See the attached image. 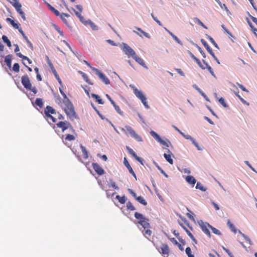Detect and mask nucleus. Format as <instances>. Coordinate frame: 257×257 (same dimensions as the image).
Masks as SVG:
<instances>
[{
  "label": "nucleus",
  "instance_id": "obj_26",
  "mask_svg": "<svg viewBox=\"0 0 257 257\" xmlns=\"http://www.w3.org/2000/svg\"><path fill=\"white\" fill-rule=\"evenodd\" d=\"M116 198L118 200L119 202L121 204H124L126 201V198L124 196H120L119 195H117L116 196Z\"/></svg>",
  "mask_w": 257,
  "mask_h": 257
},
{
  "label": "nucleus",
  "instance_id": "obj_23",
  "mask_svg": "<svg viewBox=\"0 0 257 257\" xmlns=\"http://www.w3.org/2000/svg\"><path fill=\"white\" fill-rule=\"evenodd\" d=\"M91 96L93 98L95 99L96 101L99 104H103L104 102L102 101V100L101 99L99 95L92 93L91 94Z\"/></svg>",
  "mask_w": 257,
  "mask_h": 257
},
{
  "label": "nucleus",
  "instance_id": "obj_56",
  "mask_svg": "<svg viewBox=\"0 0 257 257\" xmlns=\"http://www.w3.org/2000/svg\"><path fill=\"white\" fill-rule=\"evenodd\" d=\"M128 192L130 193V194L134 197L135 199L137 198L136 193L131 189H128Z\"/></svg>",
  "mask_w": 257,
  "mask_h": 257
},
{
  "label": "nucleus",
  "instance_id": "obj_33",
  "mask_svg": "<svg viewBox=\"0 0 257 257\" xmlns=\"http://www.w3.org/2000/svg\"><path fill=\"white\" fill-rule=\"evenodd\" d=\"M194 21L197 23L199 25L201 26L204 29H207V27L197 18H195L194 19Z\"/></svg>",
  "mask_w": 257,
  "mask_h": 257
},
{
  "label": "nucleus",
  "instance_id": "obj_61",
  "mask_svg": "<svg viewBox=\"0 0 257 257\" xmlns=\"http://www.w3.org/2000/svg\"><path fill=\"white\" fill-rule=\"evenodd\" d=\"M159 142H160L163 145H164L168 147H169L168 143L167 142H165V141L163 140L162 139H161V140L159 141Z\"/></svg>",
  "mask_w": 257,
  "mask_h": 257
},
{
  "label": "nucleus",
  "instance_id": "obj_18",
  "mask_svg": "<svg viewBox=\"0 0 257 257\" xmlns=\"http://www.w3.org/2000/svg\"><path fill=\"white\" fill-rule=\"evenodd\" d=\"M168 152L169 153L168 154H164V156L166 160L171 165L173 164V160L171 158V156L172 155V153L170 152L169 150H168Z\"/></svg>",
  "mask_w": 257,
  "mask_h": 257
},
{
  "label": "nucleus",
  "instance_id": "obj_35",
  "mask_svg": "<svg viewBox=\"0 0 257 257\" xmlns=\"http://www.w3.org/2000/svg\"><path fill=\"white\" fill-rule=\"evenodd\" d=\"M216 1L222 9H224L227 12H229L227 7L225 4H222L219 0H216Z\"/></svg>",
  "mask_w": 257,
  "mask_h": 257
},
{
  "label": "nucleus",
  "instance_id": "obj_51",
  "mask_svg": "<svg viewBox=\"0 0 257 257\" xmlns=\"http://www.w3.org/2000/svg\"><path fill=\"white\" fill-rule=\"evenodd\" d=\"M151 16L153 18V19H154V20L157 22V23L160 26H162V23H161V22L158 20V19L154 16V14L153 13L151 14Z\"/></svg>",
  "mask_w": 257,
  "mask_h": 257
},
{
  "label": "nucleus",
  "instance_id": "obj_22",
  "mask_svg": "<svg viewBox=\"0 0 257 257\" xmlns=\"http://www.w3.org/2000/svg\"><path fill=\"white\" fill-rule=\"evenodd\" d=\"M12 58V56L11 55H8L5 57V62L10 68L11 67Z\"/></svg>",
  "mask_w": 257,
  "mask_h": 257
},
{
  "label": "nucleus",
  "instance_id": "obj_31",
  "mask_svg": "<svg viewBox=\"0 0 257 257\" xmlns=\"http://www.w3.org/2000/svg\"><path fill=\"white\" fill-rule=\"evenodd\" d=\"M81 149L82 150V152L83 153L84 158H85V159L88 158V153L86 150V148L82 145H81Z\"/></svg>",
  "mask_w": 257,
  "mask_h": 257
},
{
  "label": "nucleus",
  "instance_id": "obj_45",
  "mask_svg": "<svg viewBox=\"0 0 257 257\" xmlns=\"http://www.w3.org/2000/svg\"><path fill=\"white\" fill-rule=\"evenodd\" d=\"M210 229L212 230V232L214 233V234H217V235H221V232L218 229H217V228H215V227H214L211 226Z\"/></svg>",
  "mask_w": 257,
  "mask_h": 257
},
{
  "label": "nucleus",
  "instance_id": "obj_42",
  "mask_svg": "<svg viewBox=\"0 0 257 257\" xmlns=\"http://www.w3.org/2000/svg\"><path fill=\"white\" fill-rule=\"evenodd\" d=\"M189 212L187 213L186 214L187 217L190 219L192 221L195 222V218H194V214L192 213V212H191L190 211H189Z\"/></svg>",
  "mask_w": 257,
  "mask_h": 257
},
{
  "label": "nucleus",
  "instance_id": "obj_15",
  "mask_svg": "<svg viewBox=\"0 0 257 257\" xmlns=\"http://www.w3.org/2000/svg\"><path fill=\"white\" fill-rule=\"evenodd\" d=\"M123 164H124V166L128 170L129 172L135 177L136 180H137V177H136V174H135V172L134 171L133 168L130 165V164H129L128 162L127 161L126 158H124V159Z\"/></svg>",
  "mask_w": 257,
  "mask_h": 257
},
{
  "label": "nucleus",
  "instance_id": "obj_62",
  "mask_svg": "<svg viewBox=\"0 0 257 257\" xmlns=\"http://www.w3.org/2000/svg\"><path fill=\"white\" fill-rule=\"evenodd\" d=\"M198 50L204 58H206V54L200 47H198Z\"/></svg>",
  "mask_w": 257,
  "mask_h": 257
},
{
  "label": "nucleus",
  "instance_id": "obj_63",
  "mask_svg": "<svg viewBox=\"0 0 257 257\" xmlns=\"http://www.w3.org/2000/svg\"><path fill=\"white\" fill-rule=\"evenodd\" d=\"M54 116L56 118V117H57V118L59 119H64L63 116L59 113H56V115H55Z\"/></svg>",
  "mask_w": 257,
  "mask_h": 257
},
{
  "label": "nucleus",
  "instance_id": "obj_10",
  "mask_svg": "<svg viewBox=\"0 0 257 257\" xmlns=\"http://www.w3.org/2000/svg\"><path fill=\"white\" fill-rule=\"evenodd\" d=\"M93 71H94L96 73V74L99 77V78L102 80V81L105 84H109L110 83L109 80L108 78L100 70H99L98 69L96 68H93Z\"/></svg>",
  "mask_w": 257,
  "mask_h": 257
},
{
  "label": "nucleus",
  "instance_id": "obj_64",
  "mask_svg": "<svg viewBox=\"0 0 257 257\" xmlns=\"http://www.w3.org/2000/svg\"><path fill=\"white\" fill-rule=\"evenodd\" d=\"M173 38L177 43H178L179 44H182L181 41L178 38L177 36H176L175 35L173 36Z\"/></svg>",
  "mask_w": 257,
  "mask_h": 257
},
{
  "label": "nucleus",
  "instance_id": "obj_40",
  "mask_svg": "<svg viewBox=\"0 0 257 257\" xmlns=\"http://www.w3.org/2000/svg\"><path fill=\"white\" fill-rule=\"evenodd\" d=\"M126 149H127L128 153H130V154L132 155L135 158L138 156L137 155L136 153L133 151V149H132L131 148H130L128 147H126Z\"/></svg>",
  "mask_w": 257,
  "mask_h": 257
},
{
  "label": "nucleus",
  "instance_id": "obj_30",
  "mask_svg": "<svg viewBox=\"0 0 257 257\" xmlns=\"http://www.w3.org/2000/svg\"><path fill=\"white\" fill-rule=\"evenodd\" d=\"M150 134L151 136L154 138L157 141L159 142V141L161 140V137L159 136V135H158L156 132H155L153 131H152L150 132Z\"/></svg>",
  "mask_w": 257,
  "mask_h": 257
},
{
  "label": "nucleus",
  "instance_id": "obj_28",
  "mask_svg": "<svg viewBox=\"0 0 257 257\" xmlns=\"http://www.w3.org/2000/svg\"><path fill=\"white\" fill-rule=\"evenodd\" d=\"M2 39L4 41V42H5L7 44V46L9 47H11L12 46L11 41L9 40V39L8 38V37L6 36L3 35L2 36Z\"/></svg>",
  "mask_w": 257,
  "mask_h": 257
},
{
  "label": "nucleus",
  "instance_id": "obj_57",
  "mask_svg": "<svg viewBox=\"0 0 257 257\" xmlns=\"http://www.w3.org/2000/svg\"><path fill=\"white\" fill-rule=\"evenodd\" d=\"M182 220L192 230V227L189 225V224L186 219L184 217H181Z\"/></svg>",
  "mask_w": 257,
  "mask_h": 257
},
{
  "label": "nucleus",
  "instance_id": "obj_60",
  "mask_svg": "<svg viewBox=\"0 0 257 257\" xmlns=\"http://www.w3.org/2000/svg\"><path fill=\"white\" fill-rule=\"evenodd\" d=\"M110 185L112 187L115 189H118V187H117V186L116 185L114 181H111Z\"/></svg>",
  "mask_w": 257,
  "mask_h": 257
},
{
  "label": "nucleus",
  "instance_id": "obj_53",
  "mask_svg": "<svg viewBox=\"0 0 257 257\" xmlns=\"http://www.w3.org/2000/svg\"><path fill=\"white\" fill-rule=\"evenodd\" d=\"M91 106L93 108V109L95 110V111L96 112V113H97V114L101 118H102V114L100 113V112L99 111V110L96 108V107L94 105V104L91 103Z\"/></svg>",
  "mask_w": 257,
  "mask_h": 257
},
{
  "label": "nucleus",
  "instance_id": "obj_11",
  "mask_svg": "<svg viewBox=\"0 0 257 257\" xmlns=\"http://www.w3.org/2000/svg\"><path fill=\"white\" fill-rule=\"evenodd\" d=\"M199 225L202 230L204 232V233H205L209 237H210L211 233L209 229L211 228V225L207 222H203L202 221H201V223H199Z\"/></svg>",
  "mask_w": 257,
  "mask_h": 257
},
{
  "label": "nucleus",
  "instance_id": "obj_6",
  "mask_svg": "<svg viewBox=\"0 0 257 257\" xmlns=\"http://www.w3.org/2000/svg\"><path fill=\"white\" fill-rule=\"evenodd\" d=\"M45 113L48 119L51 120L53 122L57 121V118L51 114L56 115L55 110L50 106H47L45 109Z\"/></svg>",
  "mask_w": 257,
  "mask_h": 257
},
{
  "label": "nucleus",
  "instance_id": "obj_43",
  "mask_svg": "<svg viewBox=\"0 0 257 257\" xmlns=\"http://www.w3.org/2000/svg\"><path fill=\"white\" fill-rule=\"evenodd\" d=\"M185 251L188 257H194V255L191 253V249L189 247L186 248Z\"/></svg>",
  "mask_w": 257,
  "mask_h": 257
},
{
  "label": "nucleus",
  "instance_id": "obj_46",
  "mask_svg": "<svg viewBox=\"0 0 257 257\" xmlns=\"http://www.w3.org/2000/svg\"><path fill=\"white\" fill-rule=\"evenodd\" d=\"M208 39L212 43V44L216 48H218V46L215 41L214 40V39L210 36H207Z\"/></svg>",
  "mask_w": 257,
  "mask_h": 257
},
{
  "label": "nucleus",
  "instance_id": "obj_41",
  "mask_svg": "<svg viewBox=\"0 0 257 257\" xmlns=\"http://www.w3.org/2000/svg\"><path fill=\"white\" fill-rule=\"evenodd\" d=\"M196 188L198 189L201 191H206V189L203 187V186L200 182H198L196 186Z\"/></svg>",
  "mask_w": 257,
  "mask_h": 257
},
{
  "label": "nucleus",
  "instance_id": "obj_37",
  "mask_svg": "<svg viewBox=\"0 0 257 257\" xmlns=\"http://www.w3.org/2000/svg\"><path fill=\"white\" fill-rule=\"evenodd\" d=\"M81 74H82V77H83L84 80L87 83H88L90 85H93V83H91L90 81V80L89 79L87 75L86 74H85V73H82L81 72Z\"/></svg>",
  "mask_w": 257,
  "mask_h": 257
},
{
  "label": "nucleus",
  "instance_id": "obj_44",
  "mask_svg": "<svg viewBox=\"0 0 257 257\" xmlns=\"http://www.w3.org/2000/svg\"><path fill=\"white\" fill-rule=\"evenodd\" d=\"M13 70L16 72H19L20 71V66L18 63H15L13 67Z\"/></svg>",
  "mask_w": 257,
  "mask_h": 257
},
{
  "label": "nucleus",
  "instance_id": "obj_17",
  "mask_svg": "<svg viewBox=\"0 0 257 257\" xmlns=\"http://www.w3.org/2000/svg\"><path fill=\"white\" fill-rule=\"evenodd\" d=\"M133 58L140 65H141V66L145 68H147V67L146 66L144 60L141 58L137 56L136 54L133 57Z\"/></svg>",
  "mask_w": 257,
  "mask_h": 257
},
{
  "label": "nucleus",
  "instance_id": "obj_59",
  "mask_svg": "<svg viewBox=\"0 0 257 257\" xmlns=\"http://www.w3.org/2000/svg\"><path fill=\"white\" fill-rule=\"evenodd\" d=\"M192 143L194 144V145L197 148V149L198 150H201V148H200L198 144L195 141V140H192Z\"/></svg>",
  "mask_w": 257,
  "mask_h": 257
},
{
  "label": "nucleus",
  "instance_id": "obj_27",
  "mask_svg": "<svg viewBox=\"0 0 257 257\" xmlns=\"http://www.w3.org/2000/svg\"><path fill=\"white\" fill-rule=\"evenodd\" d=\"M140 203L143 204L144 205H147V201L144 199V198L142 196H138L136 199Z\"/></svg>",
  "mask_w": 257,
  "mask_h": 257
},
{
  "label": "nucleus",
  "instance_id": "obj_13",
  "mask_svg": "<svg viewBox=\"0 0 257 257\" xmlns=\"http://www.w3.org/2000/svg\"><path fill=\"white\" fill-rule=\"evenodd\" d=\"M57 126L60 128L63 132L65 130L67 129L69 126H71L70 123L68 121H60L56 124Z\"/></svg>",
  "mask_w": 257,
  "mask_h": 257
},
{
  "label": "nucleus",
  "instance_id": "obj_55",
  "mask_svg": "<svg viewBox=\"0 0 257 257\" xmlns=\"http://www.w3.org/2000/svg\"><path fill=\"white\" fill-rule=\"evenodd\" d=\"M157 168L161 171V173L163 174L166 177H168V175L166 174L164 171L158 165H156Z\"/></svg>",
  "mask_w": 257,
  "mask_h": 257
},
{
  "label": "nucleus",
  "instance_id": "obj_48",
  "mask_svg": "<svg viewBox=\"0 0 257 257\" xmlns=\"http://www.w3.org/2000/svg\"><path fill=\"white\" fill-rule=\"evenodd\" d=\"M242 236L244 237L246 241H247L250 245H252V242L250 238L244 234H242Z\"/></svg>",
  "mask_w": 257,
  "mask_h": 257
},
{
  "label": "nucleus",
  "instance_id": "obj_49",
  "mask_svg": "<svg viewBox=\"0 0 257 257\" xmlns=\"http://www.w3.org/2000/svg\"><path fill=\"white\" fill-rule=\"evenodd\" d=\"M113 107H114L115 110L120 114L122 115V111L121 110L120 108H119V107L116 104H115L114 105H113Z\"/></svg>",
  "mask_w": 257,
  "mask_h": 257
},
{
  "label": "nucleus",
  "instance_id": "obj_24",
  "mask_svg": "<svg viewBox=\"0 0 257 257\" xmlns=\"http://www.w3.org/2000/svg\"><path fill=\"white\" fill-rule=\"evenodd\" d=\"M64 23H65L66 25H68V22L66 19V18L70 17V15L65 13H62L60 16Z\"/></svg>",
  "mask_w": 257,
  "mask_h": 257
},
{
  "label": "nucleus",
  "instance_id": "obj_9",
  "mask_svg": "<svg viewBox=\"0 0 257 257\" xmlns=\"http://www.w3.org/2000/svg\"><path fill=\"white\" fill-rule=\"evenodd\" d=\"M125 128L128 132L131 137H133L138 142H142L143 141L141 137L136 134L132 127L129 125H125Z\"/></svg>",
  "mask_w": 257,
  "mask_h": 257
},
{
  "label": "nucleus",
  "instance_id": "obj_5",
  "mask_svg": "<svg viewBox=\"0 0 257 257\" xmlns=\"http://www.w3.org/2000/svg\"><path fill=\"white\" fill-rule=\"evenodd\" d=\"M59 91L64 98L63 102L65 103L66 106H65L66 109V111H68V113H70V112H71V110H73V104L61 88H59Z\"/></svg>",
  "mask_w": 257,
  "mask_h": 257
},
{
  "label": "nucleus",
  "instance_id": "obj_14",
  "mask_svg": "<svg viewBox=\"0 0 257 257\" xmlns=\"http://www.w3.org/2000/svg\"><path fill=\"white\" fill-rule=\"evenodd\" d=\"M92 167L99 175H102L104 174V170L97 163H93Z\"/></svg>",
  "mask_w": 257,
  "mask_h": 257
},
{
  "label": "nucleus",
  "instance_id": "obj_3",
  "mask_svg": "<svg viewBox=\"0 0 257 257\" xmlns=\"http://www.w3.org/2000/svg\"><path fill=\"white\" fill-rule=\"evenodd\" d=\"M135 217L138 220V223L140 224L144 228H150V224L149 223V219L144 217L143 214L139 212L135 213Z\"/></svg>",
  "mask_w": 257,
  "mask_h": 257
},
{
  "label": "nucleus",
  "instance_id": "obj_52",
  "mask_svg": "<svg viewBox=\"0 0 257 257\" xmlns=\"http://www.w3.org/2000/svg\"><path fill=\"white\" fill-rule=\"evenodd\" d=\"M167 237L168 238V239L174 244H175V245L178 244V242L175 239V238L174 237H170L168 235H167Z\"/></svg>",
  "mask_w": 257,
  "mask_h": 257
},
{
  "label": "nucleus",
  "instance_id": "obj_32",
  "mask_svg": "<svg viewBox=\"0 0 257 257\" xmlns=\"http://www.w3.org/2000/svg\"><path fill=\"white\" fill-rule=\"evenodd\" d=\"M47 63L49 65V66L50 67L53 73H55L56 71V69H55L53 64L51 62V61L49 60V58L47 57Z\"/></svg>",
  "mask_w": 257,
  "mask_h": 257
},
{
  "label": "nucleus",
  "instance_id": "obj_29",
  "mask_svg": "<svg viewBox=\"0 0 257 257\" xmlns=\"http://www.w3.org/2000/svg\"><path fill=\"white\" fill-rule=\"evenodd\" d=\"M203 62L204 64L206 66V68L208 69L209 72L211 74V75L213 76H215V74L212 70V68L204 60H203Z\"/></svg>",
  "mask_w": 257,
  "mask_h": 257
},
{
  "label": "nucleus",
  "instance_id": "obj_58",
  "mask_svg": "<svg viewBox=\"0 0 257 257\" xmlns=\"http://www.w3.org/2000/svg\"><path fill=\"white\" fill-rule=\"evenodd\" d=\"M237 84L238 85V87L242 91L248 92V90L245 88V87L243 85H242V84H239L238 83H237Z\"/></svg>",
  "mask_w": 257,
  "mask_h": 257
},
{
  "label": "nucleus",
  "instance_id": "obj_8",
  "mask_svg": "<svg viewBox=\"0 0 257 257\" xmlns=\"http://www.w3.org/2000/svg\"><path fill=\"white\" fill-rule=\"evenodd\" d=\"M122 50L128 57H132L133 58L136 55L135 51L125 43H123Z\"/></svg>",
  "mask_w": 257,
  "mask_h": 257
},
{
  "label": "nucleus",
  "instance_id": "obj_12",
  "mask_svg": "<svg viewBox=\"0 0 257 257\" xmlns=\"http://www.w3.org/2000/svg\"><path fill=\"white\" fill-rule=\"evenodd\" d=\"M201 42L202 45L205 47L208 53L214 58L215 60L218 61L217 57L215 56L214 53L213 52L212 50L208 45L207 42L203 39H201Z\"/></svg>",
  "mask_w": 257,
  "mask_h": 257
},
{
  "label": "nucleus",
  "instance_id": "obj_7",
  "mask_svg": "<svg viewBox=\"0 0 257 257\" xmlns=\"http://www.w3.org/2000/svg\"><path fill=\"white\" fill-rule=\"evenodd\" d=\"M73 11L75 13V15L79 18L80 21L85 24H89L91 26V27L92 28L93 30H96V26L91 21H85V19L84 17L81 16V15L78 13V12L76 11L75 9L72 8Z\"/></svg>",
  "mask_w": 257,
  "mask_h": 257
},
{
  "label": "nucleus",
  "instance_id": "obj_20",
  "mask_svg": "<svg viewBox=\"0 0 257 257\" xmlns=\"http://www.w3.org/2000/svg\"><path fill=\"white\" fill-rule=\"evenodd\" d=\"M11 3L12 4V5L15 7V8L16 9L17 12L18 13H20L21 12L23 11L21 8H22V5L20 3H12V2H11Z\"/></svg>",
  "mask_w": 257,
  "mask_h": 257
},
{
  "label": "nucleus",
  "instance_id": "obj_34",
  "mask_svg": "<svg viewBox=\"0 0 257 257\" xmlns=\"http://www.w3.org/2000/svg\"><path fill=\"white\" fill-rule=\"evenodd\" d=\"M227 224L228 226L229 227V228H230V229L231 230V231H233L234 233H236V229L235 227V226H234V225L232 223H231L230 222V221L229 220L228 221Z\"/></svg>",
  "mask_w": 257,
  "mask_h": 257
},
{
  "label": "nucleus",
  "instance_id": "obj_39",
  "mask_svg": "<svg viewBox=\"0 0 257 257\" xmlns=\"http://www.w3.org/2000/svg\"><path fill=\"white\" fill-rule=\"evenodd\" d=\"M75 139V137L73 135H70V134L67 135L66 136V137L65 138V141H73Z\"/></svg>",
  "mask_w": 257,
  "mask_h": 257
},
{
  "label": "nucleus",
  "instance_id": "obj_47",
  "mask_svg": "<svg viewBox=\"0 0 257 257\" xmlns=\"http://www.w3.org/2000/svg\"><path fill=\"white\" fill-rule=\"evenodd\" d=\"M181 135L186 139L187 140H190L192 142V140H194V139L190 135H185L183 133H181Z\"/></svg>",
  "mask_w": 257,
  "mask_h": 257
},
{
  "label": "nucleus",
  "instance_id": "obj_54",
  "mask_svg": "<svg viewBox=\"0 0 257 257\" xmlns=\"http://www.w3.org/2000/svg\"><path fill=\"white\" fill-rule=\"evenodd\" d=\"M223 249L228 254V255L230 257H234V256L233 255L232 253L229 251V249H228L227 248H226L224 247H223Z\"/></svg>",
  "mask_w": 257,
  "mask_h": 257
},
{
  "label": "nucleus",
  "instance_id": "obj_1",
  "mask_svg": "<svg viewBox=\"0 0 257 257\" xmlns=\"http://www.w3.org/2000/svg\"><path fill=\"white\" fill-rule=\"evenodd\" d=\"M55 101L57 103H58L64 110L66 114H67V116L70 119H74L77 117V115L75 112L74 107L73 106V110H71L70 113H68V111H66V109L65 108V104L63 102L64 101V98L62 99L61 97L58 95L55 96Z\"/></svg>",
  "mask_w": 257,
  "mask_h": 257
},
{
  "label": "nucleus",
  "instance_id": "obj_38",
  "mask_svg": "<svg viewBox=\"0 0 257 257\" xmlns=\"http://www.w3.org/2000/svg\"><path fill=\"white\" fill-rule=\"evenodd\" d=\"M126 207L127 209L130 210L131 211H133L136 209V208L134 206L133 204L130 201H128L126 203Z\"/></svg>",
  "mask_w": 257,
  "mask_h": 257
},
{
  "label": "nucleus",
  "instance_id": "obj_2",
  "mask_svg": "<svg viewBox=\"0 0 257 257\" xmlns=\"http://www.w3.org/2000/svg\"><path fill=\"white\" fill-rule=\"evenodd\" d=\"M21 81L23 85L28 90H31L36 94L37 92V89L35 87H32L28 76L26 74L22 77Z\"/></svg>",
  "mask_w": 257,
  "mask_h": 257
},
{
  "label": "nucleus",
  "instance_id": "obj_25",
  "mask_svg": "<svg viewBox=\"0 0 257 257\" xmlns=\"http://www.w3.org/2000/svg\"><path fill=\"white\" fill-rule=\"evenodd\" d=\"M6 21L8 22H9L15 29H19V25L18 24L16 23L13 20L10 18H8L6 19Z\"/></svg>",
  "mask_w": 257,
  "mask_h": 257
},
{
  "label": "nucleus",
  "instance_id": "obj_21",
  "mask_svg": "<svg viewBox=\"0 0 257 257\" xmlns=\"http://www.w3.org/2000/svg\"><path fill=\"white\" fill-rule=\"evenodd\" d=\"M186 180L188 183L193 185H194L196 182L195 179L192 176H187L186 177Z\"/></svg>",
  "mask_w": 257,
  "mask_h": 257
},
{
  "label": "nucleus",
  "instance_id": "obj_36",
  "mask_svg": "<svg viewBox=\"0 0 257 257\" xmlns=\"http://www.w3.org/2000/svg\"><path fill=\"white\" fill-rule=\"evenodd\" d=\"M35 103L37 105L39 106L41 108L43 107V102L41 98H37L35 101Z\"/></svg>",
  "mask_w": 257,
  "mask_h": 257
},
{
  "label": "nucleus",
  "instance_id": "obj_19",
  "mask_svg": "<svg viewBox=\"0 0 257 257\" xmlns=\"http://www.w3.org/2000/svg\"><path fill=\"white\" fill-rule=\"evenodd\" d=\"M142 233L145 237L149 238L151 236L152 232L150 228H144Z\"/></svg>",
  "mask_w": 257,
  "mask_h": 257
},
{
  "label": "nucleus",
  "instance_id": "obj_16",
  "mask_svg": "<svg viewBox=\"0 0 257 257\" xmlns=\"http://www.w3.org/2000/svg\"><path fill=\"white\" fill-rule=\"evenodd\" d=\"M160 249L161 250V253L162 254L164 255H168L169 252H170V249L169 248L168 245L167 244L163 243L161 245L160 247Z\"/></svg>",
  "mask_w": 257,
  "mask_h": 257
},
{
  "label": "nucleus",
  "instance_id": "obj_50",
  "mask_svg": "<svg viewBox=\"0 0 257 257\" xmlns=\"http://www.w3.org/2000/svg\"><path fill=\"white\" fill-rule=\"evenodd\" d=\"M219 102L224 107H227L228 105L225 102L224 99L222 97L220 98L219 99Z\"/></svg>",
  "mask_w": 257,
  "mask_h": 257
},
{
  "label": "nucleus",
  "instance_id": "obj_4",
  "mask_svg": "<svg viewBox=\"0 0 257 257\" xmlns=\"http://www.w3.org/2000/svg\"><path fill=\"white\" fill-rule=\"evenodd\" d=\"M130 87L132 88L134 93L138 98H139L141 100V102L143 103L145 107L147 108H149L150 107L147 102V98L143 93V92L141 91L138 90L134 86L131 85Z\"/></svg>",
  "mask_w": 257,
  "mask_h": 257
}]
</instances>
